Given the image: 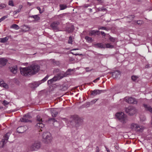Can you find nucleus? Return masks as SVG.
Here are the masks:
<instances>
[{
	"label": "nucleus",
	"instance_id": "nucleus-34",
	"mask_svg": "<svg viewBox=\"0 0 152 152\" xmlns=\"http://www.w3.org/2000/svg\"><path fill=\"white\" fill-rule=\"evenodd\" d=\"M74 30V28L73 26H72L70 28H68L67 30V31L69 33H71L73 32V31Z\"/></svg>",
	"mask_w": 152,
	"mask_h": 152
},
{
	"label": "nucleus",
	"instance_id": "nucleus-51",
	"mask_svg": "<svg viewBox=\"0 0 152 152\" xmlns=\"http://www.w3.org/2000/svg\"><path fill=\"white\" fill-rule=\"evenodd\" d=\"M66 14V13H64V14L60 15L58 16L60 18H62V17H63Z\"/></svg>",
	"mask_w": 152,
	"mask_h": 152
},
{
	"label": "nucleus",
	"instance_id": "nucleus-39",
	"mask_svg": "<svg viewBox=\"0 0 152 152\" xmlns=\"http://www.w3.org/2000/svg\"><path fill=\"white\" fill-rule=\"evenodd\" d=\"M8 5L10 6L13 7L14 5L12 0H10L8 2Z\"/></svg>",
	"mask_w": 152,
	"mask_h": 152
},
{
	"label": "nucleus",
	"instance_id": "nucleus-41",
	"mask_svg": "<svg viewBox=\"0 0 152 152\" xmlns=\"http://www.w3.org/2000/svg\"><path fill=\"white\" fill-rule=\"evenodd\" d=\"M126 18L128 19H130L131 20H133V18H134V15H129L128 17H126Z\"/></svg>",
	"mask_w": 152,
	"mask_h": 152
},
{
	"label": "nucleus",
	"instance_id": "nucleus-40",
	"mask_svg": "<svg viewBox=\"0 0 152 152\" xmlns=\"http://www.w3.org/2000/svg\"><path fill=\"white\" fill-rule=\"evenodd\" d=\"M8 17L7 15H5L3 17H1L0 19V22H1L2 21L4 20L6 18H7Z\"/></svg>",
	"mask_w": 152,
	"mask_h": 152
},
{
	"label": "nucleus",
	"instance_id": "nucleus-18",
	"mask_svg": "<svg viewBox=\"0 0 152 152\" xmlns=\"http://www.w3.org/2000/svg\"><path fill=\"white\" fill-rule=\"evenodd\" d=\"M7 62V60L4 58H1L0 59V65L3 66L6 65Z\"/></svg>",
	"mask_w": 152,
	"mask_h": 152
},
{
	"label": "nucleus",
	"instance_id": "nucleus-17",
	"mask_svg": "<svg viewBox=\"0 0 152 152\" xmlns=\"http://www.w3.org/2000/svg\"><path fill=\"white\" fill-rule=\"evenodd\" d=\"M26 130L25 126H21L18 127L17 129V132L19 133H23Z\"/></svg>",
	"mask_w": 152,
	"mask_h": 152
},
{
	"label": "nucleus",
	"instance_id": "nucleus-59",
	"mask_svg": "<svg viewBox=\"0 0 152 152\" xmlns=\"http://www.w3.org/2000/svg\"><path fill=\"white\" fill-rule=\"evenodd\" d=\"M74 55H75V56H77V55H81V54H77V53H75V54H74Z\"/></svg>",
	"mask_w": 152,
	"mask_h": 152
},
{
	"label": "nucleus",
	"instance_id": "nucleus-60",
	"mask_svg": "<svg viewBox=\"0 0 152 152\" xmlns=\"http://www.w3.org/2000/svg\"><path fill=\"white\" fill-rule=\"evenodd\" d=\"M13 13H14V14H16L17 13H18L16 11H15L14 12H13Z\"/></svg>",
	"mask_w": 152,
	"mask_h": 152
},
{
	"label": "nucleus",
	"instance_id": "nucleus-26",
	"mask_svg": "<svg viewBox=\"0 0 152 152\" xmlns=\"http://www.w3.org/2000/svg\"><path fill=\"white\" fill-rule=\"evenodd\" d=\"M41 84L40 82H37L34 83H32V85L33 86H32L33 88H37L39 86V85Z\"/></svg>",
	"mask_w": 152,
	"mask_h": 152
},
{
	"label": "nucleus",
	"instance_id": "nucleus-28",
	"mask_svg": "<svg viewBox=\"0 0 152 152\" xmlns=\"http://www.w3.org/2000/svg\"><path fill=\"white\" fill-rule=\"evenodd\" d=\"M59 6L60 10H64L67 7V6L65 4H61Z\"/></svg>",
	"mask_w": 152,
	"mask_h": 152
},
{
	"label": "nucleus",
	"instance_id": "nucleus-43",
	"mask_svg": "<svg viewBox=\"0 0 152 152\" xmlns=\"http://www.w3.org/2000/svg\"><path fill=\"white\" fill-rule=\"evenodd\" d=\"M49 77L48 75H47L43 79H42L41 81H42V82H44L45 81L48 79Z\"/></svg>",
	"mask_w": 152,
	"mask_h": 152
},
{
	"label": "nucleus",
	"instance_id": "nucleus-44",
	"mask_svg": "<svg viewBox=\"0 0 152 152\" xmlns=\"http://www.w3.org/2000/svg\"><path fill=\"white\" fill-rule=\"evenodd\" d=\"M135 22H136L137 24L138 25H141L142 23V21L141 20H138L137 21H135Z\"/></svg>",
	"mask_w": 152,
	"mask_h": 152
},
{
	"label": "nucleus",
	"instance_id": "nucleus-54",
	"mask_svg": "<svg viewBox=\"0 0 152 152\" xmlns=\"http://www.w3.org/2000/svg\"><path fill=\"white\" fill-rule=\"evenodd\" d=\"M57 113H56V114H52V116L54 117H56V115H57Z\"/></svg>",
	"mask_w": 152,
	"mask_h": 152
},
{
	"label": "nucleus",
	"instance_id": "nucleus-62",
	"mask_svg": "<svg viewBox=\"0 0 152 152\" xmlns=\"http://www.w3.org/2000/svg\"><path fill=\"white\" fill-rule=\"evenodd\" d=\"M27 4H28L29 5H31V3L29 2H28Z\"/></svg>",
	"mask_w": 152,
	"mask_h": 152
},
{
	"label": "nucleus",
	"instance_id": "nucleus-5",
	"mask_svg": "<svg viewBox=\"0 0 152 152\" xmlns=\"http://www.w3.org/2000/svg\"><path fill=\"white\" fill-rule=\"evenodd\" d=\"M130 128L132 130L137 132H142L144 129V128L142 126L135 123H132L130 125Z\"/></svg>",
	"mask_w": 152,
	"mask_h": 152
},
{
	"label": "nucleus",
	"instance_id": "nucleus-56",
	"mask_svg": "<svg viewBox=\"0 0 152 152\" xmlns=\"http://www.w3.org/2000/svg\"><path fill=\"white\" fill-rule=\"evenodd\" d=\"M99 2L101 3L103 2L102 0H97Z\"/></svg>",
	"mask_w": 152,
	"mask_h": 152
},
{
	"label": "nucleus",
	"instance_id": "nucleus-30",
	"mask_svg": "<svg viewBox=\"0 0 152 152\" xmlns=\"http://www.w3.org/2000/svg\"><path fill=\"white\" fill-rule=\"evenodd\" d=\"M85 39L88 43H91L93 41L92 38L91 37H88L87 36H86L85 37Z\"/></svg>",
	"mask_w": 152,
	"mask_h": 152
},
{
	"label": "nucleus",
	"instance_id": "nucleus-22",
	"mask_svg": "<svg viewBox=\"0 0 152 152\" xmlns=\"http://www.w3.org/2000/svg\"><path fill=\"white\" fill-rule=\"evenodd\" d=\"M36 126L37 128L39 129H40V130L42 131V130L41 129L43 128L44 127V125L42 123V122H41L37 123L36 125Z\"/></svg>",
	"mask_w": 152,
	"mask_h": 152
},
{
	"label": "nucleus",
	"instance_id": "nucleus-25",
	"mask_svg": "<svg viewBox=\"0 0 152 152\" xmlns=\"http://www.w3.org/2000/svg\"><path fill=\"white\" fill-rule=\"evenodd\" d=\"M57 80L56 79V77L54 76L53 78L49 80L48 81V84H51L53 83V82Z\"/></svg>",
	"mask_w": 152,
	"mask_h": 152
},
{
	"label": "nucleus",
	"instance_id": "nucleus-11",
	"mask_svg": "<svg viewBox=\"0 0 152 152\" xmlns=\"http://www.w3.org/2000/svg\"><path fill=\"white\" fill-rule=\"evenodd\" d=\"M126 102L129 103L137 104V101L134 98L132 97H126L124 99Z\"/></svg>",
	"mask_w": 152,
	"mask_h": 152
},
{
	"label": "nucleus",
	"instance_id": "nucleus-1",
	"mask_svg": "<svg viewBox=\"0 0 152 152\" xmlns=\"http://www.w3.org/2000/svg\"><path fill=\"white\" fill-rule=\"evenodd\" d=\"M115 116L119 121L123 124L126 123L128 121V117L123 113H118L116 114Z\"/></svg>",
	"mask_w": 152,
	"mask_h": 152
},
{
	"label": "nucleus",
	"instance_id": "nucleus-61",
	"mask_svg": "<svg viewBox=\"0 0 152 152\" xmlns=\"http://www.w3.org/2000/svg\"><path fill=\"white\" fill-rule=\"evenodd\" d=\"M105 148H106V150L107 151V152H108V151H110L109 150V149L107 148V147H105Z\"/></svg>",
	"mask_w": 152,
	"mask_h": 152
},
{
	"label": "nucleus",
	"instance_id": "nucleus-46",
	"mask_svg": "<svg viewBox=\"0 0 152 152\" xmlns=\"http://www.w3.org/2000/svg\"><path fill=\"white\" fill-rule=\"evenodd\" d=\"M60 72V70L58 69H55L54 70L53 72L54 73H58L59 72Z\"/></svg>",
	"mask_w": 152,
	"mask_h": 152
},
{
	"label": "nucleus",
	"instance_id": "nucleus-63",
	"mask_svg": "<svg viewBox=\"0 0 152 152\" xmlns=\"http://www.w3.org/2000/svg\"><path fill=\"white\" fill-rule=\"evenodd\" d=\"M89 6V5H86L85 6V7H88Z\"/></svg>",
	"mask_w": 152,
	"mask_h": 152
},
{
	"label": "nucleus",
	"instance_id": "nucleus-13",
	"mask_svg": "<svg viewBox=\"0 0 152 152\" xmlns=\"http://www.w3.org/2000/svg\"><path fill=\"white\" fill-rule=\"evenodd\" d=\"M31 118V116L30 115L28 114H26L21 118L20 120L21 122H31L30 119Z\"/></svg>",
	"mask_w": 152,
	"mask_h": 152
},
{
	"label": "nucleus",
	"instance_id": "nucleus-24",
	"mask_svg": "<svg viewBox=\"0 0 152 152\" xmlns=\"http://www.w3.org/2000/svg\"><path fill=\"white\" fill-rule=\"evenodd\" d=\"M0 86L6 88H8V85L2 80L0 81Z\"/></svg>",
	"mask_w": 152,
	"mask_h": 152
},
{
	"label": "nucleus",
	"instance_id": "nucleus-49",
	"mask_svg": "<svg viewBox=\"0 0 152 152\" xmlns=\"http://www.w3.org/2000/svg\"><path fill=\"white\" fill-rule=\"evenodd\" d=\"M73 71V69H68L67 70L66 72L68 73H67L68 74H69V73H68V72H71V71Z\"/></svg>",
	"mask_w": 152,
	"mask_h": 152
},
{
	"label": "nucleus",
	"instance_id": "nucleus-29",
	"mask_svg": "<svg viewBox=\"0 0 152 152\" xmlns=\"http://www.w3.org/2000/svg\"><path fill=\"white\" fill-rule=\"evenodd\" d=\"M30 18H34L35 20H38L40 19L39 17L37 15H32L29 16Z\"/></svg>",
	"mask_w": 152,
	"mask_h": 152
},
{
	"label": "nucleus",
	"instance_id": "nucleus-36",
	"mask_svg": "<svg viewBox=\"0 0 152 152\" xmlns=\"http://www.w3.org/2000/svg\"><path fill=\"white\" fill-rule=\"evenodd\" d=\"M98 29L99 30H107V29L105 27L99 26L98 27Z\"/></svg>",
	"mask_w": 152,
	"mask_h": 152
},
{
	"label": "nucleus",
	"instance_id": "nucleus-55",
	"mask_svg": "<svg viewBox=\"0 0 152 152\" xmlns=\"http://www.w3.org/2000/svg\"><path fill=\"white\" fill-rule=\"evenodd\" d=\"M50 120H52L54 122H55V121H56L55 120V119L54 118H52L50 119Z\"/></svg>",
	"mask_w": 152,
	"mask_h": 152
},
{
	"label": "nucleus",
	"instance_id": "nucleus-6",
	"mask_svg": "<svg viewBox=\"0 0 152 152\" xmlns=\"http://www.w3.org/2000/svg\"><path fill=\"white\" fill-rule=\"evenodd\" d=\"M20 72L21 75L24 76L32 75L29 66L21 68Z\"/></svg>",
	"mask_w": 152,
	"mask_h": 152
},
{
	"label": "nucleus",
	"instance_id": "nucleus-21",
	"mask_svg": "<svg viewBox=\"0 0 152 152\" xmlns=\"http://www.w3.org/2000/svg\"><path fill=\"white\" fill-rule=\"evenodd\" d=\"M143 106L146 110L152 113V107L151 106L145 104H143Z\"/></svg>",
	"mask_w": 152,
	"mask_h": 152
},
{
	"label": "nucleus",
	"instance_id": "nucleus-7",
	"mask_svg": "<svg viewBox=\"0 0 152 152\" xmlns=\"http://www.w3.org/2000/svg\"><path fill=\"white\" fill-rule=\"evenodd\" d=\"M29 67L32 75L36 73L40 70V66L39 65L37 64H33Z\"/></svg>",
	"mask_w": 152,
	"mask_h": 152
},
{
	"label": "nucleus",
	"instance_id": "nucleus-27",
	"mask_svg": "<svg viewBox=\"0 0 152 152\" xmlns=\"http://www.w3.org/2000/svg\"><path fill=\"white\" fill-rule=\"evenodd\" d=\"M105 48H114V46L110 44V43H107L104 44Z\"/></svg>",
	"mask_w": 152,
	"mask_h": 152
},
{
	"label": "nucleus",
	"instance_id": "nucleus-4",
	"mask_svg": "<svg viewBox=\"0 0 152 152\" xmlns=\"http://www.w3.org/2000/svg\"><path fill=\"white\" fill-rule=\"evenodd\" d=\"M41 145V143L40 141H35L29 146V150L31 151H37L40 148Z\"/></svg>",
	"mask_w": 152,
	"mask_h": 152
},
{
	"label": "nucleus",
	"instance_id": "nucleus-32",
	"mask_svg": "<svg viewBox=\"0 0 152 152\" xmlns=\"http://www.w3.org/2000/svg\"><path fill=\"white\" fill-rule=\"evenodd\" d=\"M36 120L37 121L39 122L38 123L43 122V120H42V119L39 115L37 116L36 117Z\"/></svg>",
	"mask_w": 152,
	"mask_h": 152
},
{
	"label": "nucleus",
	"instance_id": "nucleus-48",
	"mask_svg": "<svg viewBox=\"0 0 152 152\" xmlns=\"http://www.w3.org/2000/svg\"><path fill=\"white\" fill-rule=\"evenodd\" d=\"M106 10V9L105 8H99V11H104Z\"/></svg>",
	"mask_w": 152,
	"mask_h": 152
},
{
	"label": "nucleus",
	"instance_id": "nucleus-58",
	"mask_svg": "<svg viewBox=\"0 0 152 152\" xmlns=\"http://www.w3.org/2000/svg\"><path fill=\"white\" fill-rule=\"evenodd\" d=\"M24 26L25 27H27V28H28V30L29 28V27H28V26L26 25H24Z\"/></svg>",
	"mask_w": 152,
	"mask_h": 152
},
{
	"label": "nucleus",
	"instance_id": "nucleus-42",
	"mask_svg": "<svg viewBox=\"0 0 152 152\" xmlns=\"http://www.w3.org/2000/svg\"><path fill=\"white\" fill-rule=\"evenodd\" d=\"M138 78V77L136 76H133L131 77V78L133 81L136 80Z\"/></svg>",
	"mask_w": 152,
	"mask_h": 152
},
{
	"label": "nucleus",
	"instance_id": "nucleus-15",
	"mask_svg": "<svg viewBox=\"0 0 152 152\" xmlns=\"http://www.w3.org/2000/svg\"><path fill=\"white\" fill-rule=\"evenodd\" d=\"M66 73H64L63 72H61L57 74V75L55 76L57 80L63 78L64 77L66 76Z\"/></svg>",
	"mask_w": 152,
	"mask_h": 152
},
{
	"label": "nucleus",
	"instance_id": "nucleus-8",
	"mask_svg": "<svg viewBox=\"0 0 152 152\" xmlns=\"http://www.w3.org/2000/svg\"><path fill=\"white\" fill-rule=\"evenodd\" d=\"M10 134V133L8 132L4 135L2 141L0 142V147L1 148L4 147V145L7 142Z\"/></svg>",
	"mask_w": 152,
	"mask_h": 152
},
{
	"label": "nucleus",
	"instance_id": "nucleus-9",
	"mask_svg": "<svg viewBox=\"0 0 152 152\" xmlns=\"http://www.w3.org/2000/svg\"><path fill=\"white\" fill-rule=\"evenodd\" d=\"M126 112L130 115L134 114L136 112L135 108L132 106H129L125 109Z\"/></svg>",
	"mask_w": 152,
	"mask_h": 152
},
{
	"label": "nucleus",
	"instance_id": "nucleus-12",
	"mask_svg": "<svg viewBox=\"0 0 152 152\" xmlns=\"http://www.w3.org/2000/svg\"><path fill=\"white\" fill-rule=\"evenodd\" d=\"M59 24V22L58 21H54L51 24L50 26L52 28V29L54 31H57L58 30V26Z\"/></svg>",
	"mask_w": 152,
	"mask_h": 152
},
{
	"label": "nucleus",
	"instance_id": "nucleus-3",
	"mask_svg": "<svg viewBox=\"0 0 152 152\" xmlns=\"http://www.w3.org/2000/svg\"><path fill=\"white\" fill-rule=\"evenodd\" d=\"M42 141L46 144H50L52 141V137L50 133L48 132H44L42 134Z\"/></svg>",
	"mask_w": 152,
	"mask_h": 152
},
{
	"label": "nucleus",
	"instance_id": "nucleus-53",
	"mask_svg": "<svg viewBox=\"0 0 152 152\" xmlns=\"http://www.w3.org/2000/svg\"><path fill=\"white\" fill-rule=\"evenodd\" d=\"M101 34L103 36H105V34L104 32L103 31H101Z\"/></svg>",
	"mask_w": 152,
	"mask_h": 152
},
{
	"label": "nucleus",
	"instance_id": "nucleus-47",
	"mask_svg": "<svg viewBox=\"0 0 152 152\" xmlns=\"http://www.w3.org/2000/svg\"><path fill=\"white\" fill-rule=\"evenodd\" d=\"M19 7H19L20 8H19L17 10H15L17 12V13H19V12H20L21 10V8H22V6H20Z\"/></svg>",
	"mask_w": 152,
	"mask_h": 152
},
{
	"label": "nucleus",
	"instance_id": "nucleus-33",
	"mask_svg": "<svg viewBox=\"0 0 152 152\" xmlns=\"http://www.w3.org/2000/svg\"><path fill=\"white\" fill-rule=\"evenodd\" d=\"M11 28H13L16 30H18L19 29V27L16 24H14L11 26Z\"/></svg>",
	"mask_w": 152,
	"mask_h": 152
},
{
	"label": "nucleus",
	"instance_id": "nucleus-14",
	"mask_svg": "<svg viewBox=\"0 0 152 152\" xmlns=\"http://www.w3.org/2000/svg\"><path fill=\"white\" fill-rule=\"evenodd\" d=\"M105 90H102L99 89H96L93 91H91V95L95 96L97 95H99L101 93H103L104 92Z\"/></svg>",
	"mask_w": 152,
	"mask_h": 152
},
{
	"label": "nucleus",
	"instance_id": "nucleus-37",
	"mask_svg": "<svg viewBox=\"0 0 152 152\" xmlns=\"http://www.w3.org/2000/svg\"><path fill=\"white\" fill-rule=\"evenodd\" d=\"M109 38L110 41L112 42H114L115 41L116 39L115 38L110 37Z\"/></svg>",
	"mask_w": 152,
	"mask_h": 152
},
{
	"label": "nucleus",
	"instance_id": "nucleus-16",
	"mask_svg": "<svg viewBox=\"0 0 152 152\" xmlns=\"http://www.w3.org/2000/svg\"><path fill=\"white\" fill-rule=\"evenodd\" d=\"M99 31L97 30H91L89 31V35L90 36H96V35H99Z\"/></svg>",
	"mask_w": 152,
	"mask_h": 152
},
{
	"label": "nucleus",
	"instance_id": "nucleus-45",
	"mask_svg": "<svg viewBox=\"0 0 152 152\" xmlns=\"http://www.w3.org/2000/svg\"><path fill=\"white\" fill-rule=\"evenodd\" d=\"M9 103L6 100H4L3 102V104L4 106H6L9 104Z\"/></svg>",
	"mask_w": 152,
	"mask_h": 152
},
{
	"label": "nucleus",
	"instance_id": "nucleus-23",
	"mask_svg": "<svg viewBox=\"0 0 152 152\" xmlns=\"http://www.w3.org/2000/svg\"><path fill=\"white\" fill-rule=\"evenodd\" d=\"M96 47L100 48H105V45L102 43H97L95 45Z\"/></svg>",
	"mask_w": 152,
	"mask_h": 152
},
{
	"label": "nucleus",
	"instance_id": "nucleus-57",
	"mask_svg": "<svg viewBox=\"0 0 152 152\" xmlns=\"http://www.w3.org/2000/svg\"><path fill=\"white\" fill-rule=\"evenodd\" d=\"M145 68H148L150 67L149 65V64H147L145 66Z\"/></svg>",
	"mask_w": 152,
	"mask_h": 152
},
{
	"label": "nucleus",
	"instance_id": "nucleus-19",
	"mask_svg": "<svg viewBox=\"0 0 152 152\" xmlns=\"http://www.w3.org/2000/svg\"><path fill=\"white\" fill-rule=\"evenodd\" d=\"M113 76L115 78H117L120 76V72L118 71H116L113 73Z\"/></svg>",
	"mask_w": 152,
	"mask_h": 152
},
{
	"label": "nucleus",
	"instance_id": "nucleus-20",
	"mask_svg": "<svg viewBox=\"0 0 152 152\" xmlns=\"http://www.w3.org/2000/svg\"><path fill=\"white\" fill-rule=\"evenodd\" d=\"M10 71L14 74H15L17 72V66H14L13 67H11L10 68Z\"/></svg>",
	"mask_w": 152,
	"mask_h": 152
},
{
	"label": "nucleus",
	"instance_id": "nucleus-38",
	"mask_svg": "<svg viewBox=\"0 0 152 152\" xmlns=\"http://www.w3.org/2000/svg\"><path fill=\"white\" fill-rule=\"evenodd\" d=\"M72 39L71 36H70L69 37V39L68 41V43L72 44Z\"/></svg>",
	"mask_w": 152,
	"mask_h": 152
},
{
	"label": "nucleus",
	"instance_id": "nucleus-31",
	"mask_svg": "<svg viewBox=\"0 0 152 152\" xmlns=\"http://www.w3.org/2000/svg\"><path fill=\"white\" fill-rule=\"evenodd\" d=\"M8 38L7 37L2 38H0V42L1 43H5L8 40Z\"/></svg>",
	"mask_w": 152,
	"mask_h": 152
},
{
	"label": "nucleus",
	"instance_id": "nucleus-2",
	"mask_svg": "<svg viewBox=\"0 0 152 152\" xmlns=\"http://www.w3.org/2000/svg\"><path fill=\"white\" fill-rule=\"evenodd\" d=\"M115 116L119 121L123 124L126 123L128 121V117L123 113H118L116 114Z\"/></svg>",
	"mask_w": 152,
	"mask_h": 152
},
{
	"label": "nucleus",
	"instance_id": "nucleus-52",
	"mask_svg": "<svg viewBox=\"0 0 152 152\" xmlns=\"http://www.w3.org/2000/svg\"><path fill=\"white\" fill-rule=\"evenodd\" d=\"M37 8L38 10L39 11V13H41L43 12H41V9L40 8V7H37Z\"/></svg>",
	"mask_w": 152,
	"mask_h": 152
},
{
	"label": "nucleus",
	"instance_id": "nucleus-64",
	"mask_svg": "<svg viewBox=\"0 0 152 152\" xmlns=\"http://www.w3.org/2000/svg\"><path fill=\"white\" fill-rule=\"evenodd\" d=\"M78 50V49H77V48H76V49H72V50Z\"/></svg>",
	"mask_w": 152,
	"mask_h": 152
},
{
	"label": "nucleus",
	"instance_id": "nucleus-10",
	"mask_svg": "<svg viewBox=\"0 0 152 152\" xmlns=\"http://www.w3.org/2000/svg\"><path fill=\"white\" fill-rule=\"evenodd\" d=\"M71 118L72 119V121H71L70 123L72 124L74 122L76 124H79L81 122V119L77 115H75L71 117Z\"/></svg>",
	"mask_w": 152,
	"mask_h": 152
},
{
	"label": "nucleus",
	"instance_id": "nucleus-35",
	"mask_svg": "<svg viewBox=\"0 0 152 152\" xmlns=\"http://www.w3.org/2000/svg\"><path fill=\"white\" fill-rule=\"evenodd\" d=\"M6 5L4 3L0 4V10L6 7Z\"/></svg>",
	"mask_w": 152,
	"mask_h": 152
},
{
	"label": "nucleus",
	"instance_id": "nucleus-50",
	"mask_svg": "<svg viewBox=\"0 0 152 152\" xmlns=\"http://www.w3.org/2000/svg\"><path fill=\"white\" fill-rule=\"evenodd\" d=\"M99 77H98L96 79L93 80V82L94 83H96L99 80Z\"/></svg>",
	"mask_w": 152,
	"mask_h": 152
}]
</instances>
